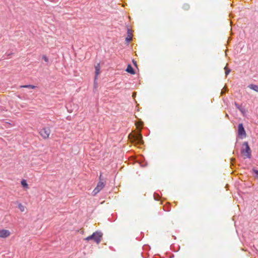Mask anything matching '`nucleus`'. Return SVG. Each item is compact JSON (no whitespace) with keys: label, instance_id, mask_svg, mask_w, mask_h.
<instances>
[{"label":"nucleus","instance_id":"3","mask_svg":"<svg viewBox=\"0 0 258 258\" xmlns=\"http://www.w3.org/2000/svg\"><path fill=\"white\" fill-rule=\"evenodd\" d=\"M131 142L136 144H143V140L141 133H137L135 135H130Z\"/></svg>","mask_w":258,"mask_h":258},{"label":"nucleus","instance_id":"12","mask_svg":"<svg viewBox=\"0 0 258 258\" xmlns=\"http://www.w3.org/2000/svg\"><path fill=\"white\" fill-rule=\"evenodd\" d=\"M248 87L254 90L256 92H258V86L254 84H251L248 86Z\"/></svg>","mask_w":258,"mask_h":258},{"label":"nucleus","instance_id":"6","mask_svg":"<svg viewBox=\"0 0 258 258\" xmlns=\"http://www.w3.org/2000/svg\"><path fill=\"white\" fill-rule=\"evenodd\" d=\"M238 133L242 138L246 137V134L242 123H239L238 126Z\"/></svg>","mask_w":258,"mask_h":258},{"label":"nucleus","instance_id":"18","mask_svg":"<svg viewBox=\"0 0 258 258\" xmlns=\"http://www.w3.org/2000/svg\"><path fill=\"white\" fill-rule=\"evenodd\" d=\"M136 95V92H134L133 94V97H135Z\"/></svg>","mask_w":258,"mask_h":258},{"label":"nucleus","instance_id":"13","mask_svg":"<svg viewBox=\"0 0 258 258\" xmlns=\"http://www.w3.org/2000/svg\"><path fill=\"white\" fill-rule=\"evenodd\" d=\"M21 88H30V89H34V88H36V86H33V85H29L21 86Z\"/></svg>","mask_w":258,"mask_h":258},{"label":"nucleus","instance_id":"8","mask_svg":"<svg viewBox=\"0 0 258 258\" xmlns=\"http://www.w3.org/2000/svg\"><path fill=\"white\" fill-rule=\"evenodd\" d=\"M126 71L131 74H135V72L131 66V65L128 64L127 67V68L126 69Z\"/></svg>","mask_w":258,"mask_h":258},{"label":"nucleus","instance_id":"14","mask_svg":"<svg viewBox=\"0 0 258 258\" xmlns=\"http://www.w3.org/2000/svg\"><path fill=\"white\" fill-rule=\"evenodd\" d=\"M224 69L225 71V75H226V76H227L230 73L231 70H230V69L227 68L226 66L224 68Z\"/></svg>","mask_w":258,"mask_h":258},{"label":"nucleus","instance_id":"9","mask_svg":"<svg viewBox=\"0 0 258 258\" xmlns=\"http://www.w3.org/2000/svg\"><path fill=\"white\" fill-rule=\"evenodd\" d=\"M95 79L96 80L97 79V76L100 74V66L99 64H97L95 67Z\"/></svg>","mask_w":258,"mask_h":258},{"label":"nucleus","instance_id":"19","mask_svg":"<svg viewBox=\"0 0 258 258\" xmlns=\"http://www.w3.org/2000/svg\"><path fill=\"white\" fill-rule=\"evenodd\" d=\"M136 125H137V126L142 125V123H136Z\"/></svg>","mask_w":258,"mask_h":258},{"label":"nucleus","instance_id":"7","mask_svg":"<svg viewBox=\"0 0 258 258\" xmlns=\"http://www.w3.org/2000/svg\"><path fill=\"white\" fill-rule=\"evenodd\" d=\"M10 232L8 230H0V237L6 238L8 237L10 235Z\"/></svg>","mask_w":258,"mask_h":258},{"label":"nucleus","instance_id":"20","mask_svg":"<svg viewBox=\"0 0 258 258\" xmlns=\"http://www.w3.org/2000/svg\"><path fill=\"white\" fill-rule=\"evenodd\" d=\"M22 207V205H21V204H19V208H20V209H21Z\"/></svg>","mask_w":258,"mask_h":258},{"label":"nucleus","instance_id":"10","mask_svg":"<svg viewBox=\"0 0 258 258\" xmlns=\"http://www.w3.org/2000/svg\"><path fill=\"white\" fill-rule=\"evenodd\" d=\"M127 36L125 38V40L128 42L130 41H131L132 39V33L130 32V30L128 29V31H127Z\"/></svg>","mask_w":258,"mask_h":258},{"label":"nucleus","instance_id":"11","mask_svg":"<svg viewBox=\"0 0 258 258\" xmlns=\"http://www.w3.org/2000/svg\"><path fill=\"white\" fill-rule=\"evenodd\" d=\"M21 183L22 186L25 189H28L29 188L28 184L25 179H23L21 181Z\"/></svg>","mask_w":258,"mask_h":258},{"label":"nucleus","instance_id":"17","mask_svg":"<svg viewBox=\"0 0 258 258\" xmlns=\"http://www.w3.org/2000/svg\"><path fill=\"white\" fill-rule=\"evenodd\" d=\"M183 8L185 10H187L189 8V6L188 4H185L184 5Z\"/></svg>","mask_w":258,"mask_h":258},{"label":"nucleus","instance_id":"16","mask_svg":"<svg viewBox=\"0 0 258 258\" xmlns=\"http://www.w3.org/2000/svg\"><path fill=\"white\" fill-rule=\"evenodd\" d=\"M42 59H43L45 62H48V57H47L46 55H43V56H42Z\"/></svg>","mask_w":258,"mask_h":258},{"label":"nucleus","instance_id":"4","mask_svg":"<svg viewBox=\"0 0 258 258\" xmlns=\"http://www.w3.org/2000/svg\"><path fill=\"white\" fill-rule=\"evenodd\" d=\"M39 133L43 139L46 140L49 138L51 130L49 127H44L40 130Z\"/></svg>","mask_w":258,"mask_h":258},{"label":"nucleus","instance_id":"2","mask_svg":"<svg viewBox=\"0 0 258 258\" xmlns=\"http://www.w3.org/2000/svg\"><path fill=\"white\" fill-rule=\"evenodd\" d=\"M102 236L103 234L101 231H96L91 235L86 237L85 239L87 241L93 240L96 243L99 244L101 242Z\"/></svg>","mask_w":258,"mask_h":258},{"label":"nucleus","instance_id":"15","mask_svg":"<svg viewBox=\"0 0 258 258\" xmlns=\"http://www.w3.org/2000/svg\"><path fill=\"white\" fill-rule=\"evenodd\" d=\"M252 171L254 173L255 177L258 179V170L253 169Z\"/></svg>","mask_w":258,"mask_h":258},{"label":"nucleus","instance_id":"1","mask_svg":"<svg viewBox=\"0 0 258 258\" xmlns=\"http://www.w3.org/2000/svg\"><path fill=\"white\" fill-rule=\"evenodd\" d=\"M241 153L244 159L251 157V150L247 142L243 143Z\"/></svg>","mask_w":258,"mask_h":258},{"label":"nucleus","instance_id":"5","mask_svg":"<svg viewBox=\"0 0 258 258\" xmlns=\"http://www.w3.org/2000/svg\"><path fill=\"white\" fill-rule=\"evenodd\" d=\"M105 184L102 181H100L98 182L97 186L92 191V195L96 196L103 188L104 187Z\"/></svg>","mask_w":258,"mask_h":258}]
</instances>
